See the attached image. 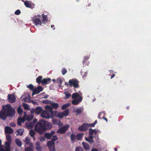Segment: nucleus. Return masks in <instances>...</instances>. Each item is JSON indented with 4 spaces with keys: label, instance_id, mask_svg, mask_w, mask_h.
<instances>
[{
    "label": "nucleus",
    "instance_id": "9",
    "mask_svg": "<svg viewBox=\"0 0 151 151\" xmlns=\"http://www.w3.org/2000/svg\"><path fill=\"white\" fill-rule=\"evenodd\" d=\"M43 90V89L42 86H38L37 87L35 88L33 90L32 95L33 96L35 94L39 93L40 92L42 91Z\"/></svg>",
    "mask_w": 151,
    "mask_h": 151
},
{
    "label": "nucleus",
    "instance_id": "30",
    "mask_svg": "<svg viewBox=\"0 0 151 151\" xmlns=\"http://www.w3.org/2000/svg\"><path fill=\"white\" fill-rule=\"evenodd\" d=\"M30 139L28 137H27L25 138L24 140V141L26 144H29V143L30 142Z\"/></svg>",
    "mask_w": 151,
    "mask_h": 151
},
{
    "label": "nucleus",
    "instance_id": "7",
    "mask_svg": "<svg viewBox=\"0 0 151 151\" xmlns=\"http://www.w3.org/2000/svg\"><path fill=\"white\" fill-rule=\"evenodd\" d=\"M11 142H6L4 144L5 149L3 148H2L0 149V151H11Z\"/></svg>",
    "mask_w": 151,
    "mask_h": 151
},
{
    "label": "nucleus",
    "instance_id": "52",
    "mask_svg": "<svg viewBox=\"0 0 151 151\" xmlns=\"http://www.w3.org/2000/svg\"><path fill=\"white\" fill-rule=\"evenodd\" d=\"M25 151H34L33 149L30 147H27L25 149Z\"/></svg>",
    "mask_w": 151,
    "mask_h": 151
},
{
    "label": "nucleus",
    "instance_id": "32",
    "mask_svg": "<svg viewBox=\"0 0 151 151\" xmlns=\"http://www.w3.org/2000/svg\"><path fill=\"white\" fill-rule=\"evenodd\" d=\"M70 138L71 141L73 142V141H75L76 139V136L74 134H72L71 135Z\"/></svg>",
    "mask_w": 151,
    "mask_h": 151
},
{
    "label": "nucleus",
    "instance_id": "54",
    "mask_svg": "<svg viewBox=\"0 0 151 151\" xmlns=\"http://www.w3.org/2000/svg\"><path fill=\"white\" fill-rule=\"evenodd\" d=\"M24 101L25 102H29V99L27 97H25L24 99Z\"/></svg>",
    "mask_w": 151,
    "mask_h": 151
},
{
    "label": "nucleus",
    "instance_id": "63",
    "mask_svg": "<svg viewBox=\"0 0 151 151\" xmlns=\"http://www.w3.org/2000/svg\"><path fill=\"white\" fill-rule=\"evenodd\" d=\"M91 151H99V150H98L96 148H93L92 150Z\"/></svg>",
    "mask_w": 151,
    "mask_h": 151
},
{
    "label": "nucleus",
    "instance_id": "27",
    "mask_svg": "<svg viewBox=\"0 0 151 151\" xmlns=\"http://www.w3.org/2000/svg\"><path fill=\"white\" fill-rule=\"evenodd\" d=\"M52 121L53 124L55 125H58L59 126L60 123H61V122L60 120L55 119H52Z\"/></svg>",
    "mask_w": 151,
    "mask_h": 151
},
{
    "label": "nucleus",
    "instance_id": "14",
    "mask_svg": "<svg viewBox=\"0 0 151 151\" xmlns=\"http://www.w3.org/2000/svg\"><path fill=\"white\" fill-rule=\"evenodd\" d=\"M8 99L9 102L11 103H14L16 101V98L13 95L9 94L8 96Z\"/></svg>",
    "mask_w": 151,
    "mask_h": 151
},
{
    "label": "nucleus",
    "instance_id": "33",
    "mask_svg": "<svg viewBox=\"0 0 151 151\" xmlns=\"http://www.w3.org/2000/svg\"><path fill=\"white\" fill-rule=\"evenodd\" d=\"M58 139V138L56 135H54L52 136V140L49 141H51L55 143V141Z\"/></svg>",
    "mask_w": 151,
    "mask_h": 151
},
{
    "label": "nucleus",
    "instance_id": "61",
    "mask_svg": "<svg viewBox=\"0 0 151 151\" xmlns=\"http://www.w3.org/2000/svg\"><path fill=\"white\" fill-rule=\"evenodd\" d=\"M37 119H33V121H32V122H33V123H34V124H35L37 122Z\"/></svg>",
    "mask_w": 151,
    "mask_h": 151
},
{
    "label": "nucleus",
    "instance_id": "8",
    "mask_svg": "<svg viewBox=\"0 0 151 151\" xmlns=\"http://www.w3.org/2000/svg\"><path fill=\"white\" fill-rule=\"evenodd\" d=\"M89 127L88 124L87 123H84L81 126H79L78 129L81 131L84 132L87 130Z\"/></svg>",
    "mask_w": 151,
    "mask_h": 151
},
{
    "label": "nucleus",
    "instance_id": "18",
    "mask_svg": "<svg viewBox=\"0 0 151 151\" xmlns=\"http://www.w3.org/2000/svg\"><path fill=\"white\" fill-rule=\"evenodd\" d=\"M42 22L43 24H45L48 21L47 16L44 14H42Z\"/></svg>",
    "mask_w": 151,
    "mask_h": 151
},
{
    "label": "nucleus",
    "instance_id": "4",
    "mask_svg": "<svg viewBox=\"0 0 151 151\" xmlns=\"http://www.w3.org/2000/svg\"><path fill=\"white\" fill-rule=\"evenodd\" d=\"M32 20L34 24L36 26L41 25L42 24V22L41 19L39 17H38L37 16L33 17Z\"/></svg>",
    "mask_w": 151,
    "mask_h": 151
},
{
    "label": "nucleus",
    "instance_id": "20",
    "mask_svg": "<svg viewBox=\"0 0 151 151\" xmlns=\"http://www.w3.org/2000/svg\"><path fill=\"white\" fill-rule=\"evenodd\" d=\"M82 145L84 149L85 150H89L90 148V146L86 142H82Z\"/></svg>",
    "mask_w": 151,
    "mask_h": 151
},
{
    "label": "nucleus",
    "instance_id": "5",
    "mask_svg": "<svg viewBox=\"0 0 151 151\" xmlns=\"http://www.w3.org/2000/svg\"><path fill=\"white\" fill-rule=\"evenodd\" d=\"M69 85L70 87L73 86L75 88H77L79 86L78 81L75 79H70L69 81Z\"/></svg>",
    "mask_w": 151,
    "mask_h": 151
},
{
    "label": "nucleus",
    "instance_id": "53",
    "mask_svg": "<svg viewBox=\"0 0 151 151\" xmlns=\"http://www.w3.org/2000/svg\"><path fill=\"white\" fill-rule=\"evenodd\" d=\"M21 11L20 10L17 9L15 12V14L16 15H19L21 13Z\"/></svg>",
    "mask_w": 151,
    "mask_h": 151
},
{
    "label": "nucleus",
    "instance_id": "28",
    "mask_svg": "<svg viewBox=\"0 0 151 151\" xmlns=\"http://www.w3.org/2000/svg\"><path fill=\"white\" fill-rule=\"evenodd\" d=\"M34 124V123L32 122L29 123H27L26 125L28 128L31 129L33 127Z\"/></svg>",
    "mask_w": 151,
    "mask_h": 151
},
{
    "label": "nucleus",
    "instance_id": "23",
    "mask_svg": "<svg viewBox=\"0 0 151 151\" xmlns=\"http://www.w3.org/2000/svg\"><path fill=\"white\" fill-rule=\"evenodd\" d=\"M81 97L79 93H73L71 96V98L73 99H76Z\"/></svg>",
    "mask_w": 151,
    "mask_h": 151
},
{
    "label": "nucleus",
    "instance_id": "64",
    "mask_svg": "<svg viewBox=\"0 0 151 151\" xmlns=\"http://www.w3.org/2000/svg\"><path fill=\"white\" fill-rule=\"evenodd\" d=\"M102 113L99 112L98 114V117L99 119H100V116L101 115Z\"/></svg>",
    "mask_w": 151,
    "mask_h": 151
},
{
    "label": "nucleus",
    "instance_id": "31",
    "mask_svg": "<svg viewBox=\"0 0 151 151\" xmlns=\"http://www.w3.org/2000/svg\"><path fill=\"white\" fill-rule=\"evenodd\" d=\"M70 105V103H67L63 105L62 106L61 109L62 110H64L68 107Z\"/></svg>",
    "mask_w": 151,
    "mask_h": 151
},
{
    "label": "nucleus",
    "instance_id": "35",
    "mask_svg": "<svg viewBox=\"0 0 151 151\" xmlns=\"http://www.w3.org/2000/svg\"><path fill=\"white\" fill-rule=\"evenodd\" d=\"M52 101L48 99H46L45 100H44L42 101V103L43 104H50V103H51Z\"/></svg>",
    "mask_w": 151,
    "mask_h": 151
},
{
    "label": "nucleus",
    "instance_id": "60",
    "mask_svg": "<svg viewBox=\"0 0 151 151\" xmlns=\"http://www.w3.org/2000/svg\"><path fill=\"white\" fill-rule=\"evenodd\" d=\"M26 120V119L25 118H21V120L22 122V123L24 122Z\"/></svg>",
    "mask_w": 151,
    "mask_h": 151
},
{
    "label": "nucleus",
    "instance_id": "19",
    "mask_svg": "<svg viewBox=\"0 0 151 151\" xmlns=\"http://www.w3.org/2000/svg\"><path fill=\"white\" fill-rule=\"evenodd\" d=\"M50 105L52 107V109H57L59 107V105L58 104L53 102L52 101L51 103H50Z\"/></svg>",
    "mask_w": 151,
    "mask_h": 151
},
{
    "label": "nucleus",
    "instance_id": "10",
    "mask_svg": "<svg viewBox=\"0 0 151 151\" xmlns=\"http://www.w3.org/2000/svg\"><path fill=\"white\" fill-rule=\"evenodd\" d=\"M55 143L51 141H48L47 145L50 151H55Z\"/></svg>",
    "mask_w": 151,
    "mask_h": 151
},
{
    "label": "nucleus",
    "instance_id": "42",
    "mask_svg": "<svg viewBox=\"0 0 151 151\" xmlns=\"http://www.w3.org/2000/svg\"><path fill=\"white\" fill-rule=\"evenodd\" d=\"M33 118V116L32 115H28L27 116L26 120L30 121L32 120Z\"/></svg>",
    "mask_w": 151,
    "mask_h": 151
},
{
    "label": "nucleus",
    "instance_id": "11",
    "mask_svg": "<svg viewBox=\"0 0 151 151\" xmlns=\"http://www.w3.org/2000/svg\"><path fill=\"white\" fill-rule=\"evenodd\" d=\"M8 116L4 109L0 111V119L4 120H5Z\"/></svg>",
    "mask_w": 151,
    "mask_h": 151
},
{
    "label": "nucleus",
    "instance_id": "2",
    "mask_svg": "<svg viewBox=\"0 0 151 151\" xmlns=\"http://www.w3.org/2000/svg\"><path fill=\"white\" fill-rule=\"evenodd\" d=\"M3 109H4L8 116L11 117L14 116L15 114V109L12 108L10 104L3 106Z\"/></svg>",
    "mask_w": 151,
    "mask_h": 151
},
{
    "label": "nucleus",
    "instance_id": "21",
    "mask_svg": "<svg viewBox=\"0 0 151 151\" xmlns=\"http://www.w3.org/2000/svg\"><path fill=\"white\" fill-rule=\"evenodd\" d=\"M89 130V135H93V134H94L95 135H96L97 134V131L96 129H93L91 128H90Z\"/></svg>",
    "mask_w": 151,
    "mask_h": 151
},
{
    "label": "nucleus",
    "instance_id": "47",
    "mask_svg": "<svg viewBox=\"0 0 151 151\" xmlns=\"http://www.w3.org/2000/svg\"><path fill=\"white\" fill-rule=\"evenodd\" d=\"M27 87L30 90L32 91H33L34 86H33L31 84H29L28 86H27Z\"/></svg>",
    "mask_w": 151,
    "mask_h": 151
},
{
    "label": "nucleus",
    "instance_id": "39",
    "mask_svg": "<svg viewBox=\"0 0 151 151\" xmlns=\"http://www.w3.org/2000/svg\"><path fill=\"white\" fill-rule=\"evenodd\" d=\"M76 137L78 140H80L82 137V134H78L76 135Z\"/></svg>",
    "mask_w": 151,
    "mask_h": 151
},
{
    "label": "nucleus",
    "instance_id": "25",
    "mask_svg": "<svg viewBox=\"0 0 151 151\" xmlns=\"http://www.w3.org/2000/svg\"><path fill=\"white\" fill-rule=\"evenodd\" d=\"M42 76H39L36 79L37 83L40 84L42 82Z\"/></svg>",
    "mask_w": 151,
    "mask_h": 151
},
{
    "label": "nucleus",
    "instance_id": "1",
    "mask_svg": "<svg viewBox=\"0 0 151 151\" xmlns=\"http://www.w3.org/2000/svg\"><path fill=\"white\" fill-rule=\"evenodd\" d=\"M52 124L43 120L39 121L35 126V130L41 134H44L45 131L52 127Z\"/></svg>",
    "mask_w": 151,
    "mask_h": 151
},
{
    "label": "nucleus",
    "instance_id": "46",
    "mask_svg": "<svg viewBox=\"0 0 151 151\" xmlns=\"http://www.w3.org/2000/svg\"><path fill=\"white\" fill-rule=\"evenodd\" d=\"M67 70L64 68H63L61 72L63 75H65L67 73Z\"/></svg>",
    "mask_w": 151,
    "mask_h": 151
},
{
    "label": "nucleus",
    "instance_id": "58",
    "mask_svg": "<svg viewBox=\"0 0 151 151\" xmlns=\"http://www.w3.org/2000/svg\"><path fill=\"white\" fill-rule=\"evenodd\" d=\"M88 125L89 126V127H94L95 124H94L93 123L92 124H88Z\"/></svg>",
    "mask_w": 151,
    "mask_h": 151
},
{
    "label": "nucleus",
    "instance_id": "57",
    "mask_svg": "<svg viewBox=\"0 0 151 151\" xmlns=\"http://www.w3.org/2000/svg\"><path fill=\"white\" fill-rule=\"evenodd\" d=\"M31 102L34 105H38V103L33 100H31Z\"/></svg>",
    "mask_w": 151,
    "mask_h": 151
},
{
    "label": "nucleus",
    "instance_id": "50",
    "mask_svg": "<svg viewBox=\"0 0 151 151\" xmlns=\"http://www.w3.org/2000/svg\"><path fill=\"white\" fill-rule=\"evenodd\" d=\"M57 83L60 84V85H61L62 83V81L60 78H58L57 79Z\"/></svg>",
    "mask_w": 151,
    "mask_h": 151
},
{
    "label": "nucleus",
    "instance_id": "62",
    "mask_svg": "<svg viewBox=\"0 0 151 151\" xmlns=\"http://www.w3.org/2000/svg\"><path fill=\"white\" fill-rule=\"evenodd\" d=\"M93 135H89V138L90 139L93 140V137L92 136Z\"/></svg>",
    "mask_w": 151,
    "mask_h": 151
},
{
    "label": "nucleus",
    "instance_id": "26",
    "mask_svg": "<svg viewBox=\"0 0 151 151\" xmlns=\"http://www.w3.org/2000/svg\"><path fill=\"white\" fill-rule=\"evenodd\" d=\"M41 149L42 147L40 146V143L39 142H37L36 146V150L38 151H41Z\"/></svg>",
    "mask_w": 151,
    "mask_h": 151
},
{
    "label": "nucleus",
    "instance_id": "41",
    "mask_svg": "<svg viewBox=\"0 0 151 151\" xmlns=\"http://www.w3.org/2000/svg\"><path fill=\"white\" fill-rule=\"evenodd\" d=\"M64 114H63V112H60L58 113V116L59 118H63L64 116Z\"/></svg>",
    "mask_w": 151,
    "mask_h": 151
},
{
    "label": "nucleus",
    "instance_id": "34",
    "mask_svg": "<svg viewBox=\"0 0 151 151\" xmlns=\"http://www.w3.org/2000/svg\"><path fill=\"white\" fill-rule=\"evenodd\" d=\"M45 108L46 109V110H48V111H52V106H50L49 105L46 106L45 107Z\"/></svg>",
    "mask_w": 151,
    "mask_h": 151
},
{
    "label": "nucleus",
    "instance_id": "55",
    "mask_svg": "<svg viewBox=\"0 0 151 151\" xmlns=\"http://www.w3.org/2000/svg\"><path fill=\"white\" fill-rule=\"evenodd\" d=\"M45 137H40V141L41 142L44 141L45 140Z\"/></svg>",
    "mask_w": 151,
    "mask_h": 151
},
{
    "label": "nucleus",
    "instance_id": "56",
    "mask_svg": "<svg viewBox=\"0 0 151 151\" xmlns=\"http://www.w3.org/2000/svg\"><path fill=\"white\" fill-rule=\"evenodd\" d=\"M90 144H92L94 143V141L93 140L90 139L89 140L88 142Z\"/></svg>",
    "mask_w": 151,
    "mask_h": 151
},
{
    "label": "nucleus",
    "instance_id": "22",
    "mask_svg": "<svg viewBox=\"0 0 151 151\" xmlns=\"http://www.w3.org/2000/svg\"><path fill=\"white\" fill-rule=\"evenodd\" d=\"M15 142L17 145L19 147H21L22 145V141L18 138H16L15 139Z\"/></svg>",
    "mask_w": 151,
    "mask_h": 151
},
{
    "label": "nucleus",
    "instance_id": "51",
    "mask_svg": "<svg viewBox=\"0 0 151 151\" xmlns=\"http://www.w3.org/2000/svg\"><path fill=\"white\" fill-rule=\"evenodd\" d=\"M23 106L24 109H27L28 110H29V107H28L29 106L27 104H25V103H23Z\"/></svg>",
    "mask_w": 151,
    "mask_h": 151
},
{
    "label": "nucleus",
    "instance_id": "6",
    "mask_svg": "<svg viewBox=\"0 0 151 151\" xmlns=\"http://www.w3.org/2000/svg\"><path fill=\"white\" fill-rule=\"evenodd\" d=\"M69 125L68 124H66L62 127L58 129L57 133L60 134H63L65 133L69 127Z\"/></svg>",
    "mask_w": 151,
    "mask_h": 151
},
{
    "label": "nucleus",
    "instance_id": "48",
    "mask_svg": "<svg viewBox=\"0 0 151 151\" xmlns=\"http://www.w3.org/2000/svg\"><path fill=\"white\" fill-rule=\"evenodd\" d=\"M22 121L21 120V118L19 117L18 118L17 121V124L18 125L21 126Z\"/></svg>",
    "mask_w": 151,
    "mask_h": 151
},
{
    "label": "nucleus",
    "instance_id": "37",
    "mask_svg": "<svg viewBox=\"0 0 151 151\" xmlns=\"http://www.w3.org/2000/svg\"><path fill=\"white\" fill-rule=\"evenodd\" d=\"M63 114L65 116H67L68 115L69 113V110L68 109H66L63 112Z\"/></svg>",
    "mask_w": 151,
    "mask_h": 151
},
{
    "label": "nucleus",
    "instance_id": "36",
    "mask_svg": "<svg viewBox=\"0 0 151 151\" xmlns=\"http://www.w3.org/2000/svg\"><path fill=\"white\" fill-rule=\"evenodd\" d=\"M24 4L25 6L28 8H30L31 6V4L29 3L28 1H24Z\"/></svg>",
    "mask_w": 151,
    "mask_h": 151
},
{
    "label": "nucleus",
    "instance_id": "40",
    "mask_svg": "<svg viewBox=\"0 0 151 151\" xmlns=\"http://www.w3.org/2000/svg\"><path fill=\"white\" fill-rule=\"evenodd\" d=\"M17 111L19 114L21 115L23 112V109L20 107H18Z\"/></svg>",
    "mask_w": 151,
    "mask_h": 151
},
{
    "label": "nucleus",
    "instance_id": "45",
    "mask_svg": "<svg viewBox=\"0 0 151 151\" xmlns=\"http://www.w3.org/2000/svg\"><path fill=\"white\" fill-rule=\"evenodd\" d=\"M89 56H85L84 57V60L83 61V63L84 64L85 62H86V61L89 59Z\"/></svg>",
    "mask_w": 151,
    "mask_h": 151
},
{
    "label": "nucleus",
    "instance_id": "43",
    "mask_svg": "<svg viewBox=\"0 0 151 151\" xmlns=\"http://www.w3.org/2000/svg\"><path fill=\"white\" fill-rule=\"evenodd\" d=\"M75 151H84V150L82 147H77L76 148Z\"/></svg>",
    "mask_w": 151,
    "mask_h": 151
},
{
    "label": "nucleus",
    "instance_id": "59",
    "mask_svg": "<svg viewBox=\"0 0 151 151\" xmlns=\"http://www.w3.org/2000/svg\"><path fill=\"white\" fill-rule=\"evenodd\" d=\"M10 126L12 127H14L16 126V124L14 123H12L10 124Z\"/></svg>",
    "mask_w": 151,
    "mask_h": 151
},
{
    "label": "nucleus",
    "instance_id": "3",
    "mask_svg": "<svg viewBox=\"0 0 151 151\" xmlns=\"http://www.w3.org/2000/svg\"><path fill=\"white\" fill-rule=\"evenodd\" d=\"M53 111L48 110L43 111L41 114V116L43 118H49L52 116Z\"/></svg>",
    "mask_w": 151,
    "mask_h": 151
},
{
    "label": "nucleus",
    "instance_id": "49",
    "mask_svg": "<svg viewBox=\"0 0 151 151\" xmlns=\"http://www.w3.org/2000/svg\"><path fill=\"white\" fill-rule=\"evenodd\" d=\"M76 112L77 114H80L82 112V111L81 109H77L76 110Z\"/></svg>",
    "mask_w": 151,
    "mask_h": 151
},
{
    "label": "nucleus",
    "instance_id": "12",
    "mask_svg": "<svg viewBox=\"0 0 151 151\" xmlns=\"http://www.w3.org/2000/svg\"><path fill=\"white\" fill-rule=\"evenodd\" d=\"M83 98L82 97H79L77 99H74L72 101V104L73 105H76L78 104L82 100Z\"/></svg>",
    "mask_w": 151,
    "mask_h": 151
},
{
    "label": "nucleus",
    "instance_id": "24",
    "mask_svg": "<svg viewBox=\"0 0 151 151\" xmlns=\"http://www.w3.org/2000/svg\"><path fill=\"white\" fill-rule=\"evenodd\" d=\"M24 130L23 129H20L17 130L16 133L17 132V134H16L17 136L20 135L22 136L23 134V132Z\"/></svg>",
    "mask_w": 151,
    "mask_h": 151
},
{
    "label": "nucleus",
    "instance_id": "38",
    "mask_svg": "<svg viewBox=\"0 0 151 151\" xmlns=\"http://www.w3.org/2000/svg\"><path fill=\"white\" fill-rule=\"evenodd\" d=\"M35 131L33 129H31L29 132L30 135L32 137H33L35 136Z\"/></svg>",
    "mask_w": 151,
    "mask_h": 151
},
{
    "label": "nucleus",
    "instance_id": "15",
    "mask_svg": "<svg viewBox=\"0 0 151 151\" xmlns=\"http://www.w3.org/2000/svg\"><path fill=\"white\" fill-rule=\"evenodd\" d=\"M13 132V129L9 126H6L5 128V132L6 134H12Z\"/></svg>",
    "mask_w": 151,
    "mask_h": 151
},
{
    "label": "nucleus",
    "instance_id": "17",
    "mask_svg": "<svg viewBox=\"0 0 151 151\" xmlns=\"http://www.w3.org/2000/svg\"><path fill=\"white\" fill-rule=\"evenodd\" d=\"M43 109L40 106H38L35 109V113L37 114H38L42 112Z\"/></svg>",
    "mask_w": 151,
    "mask_h": 151
},
{
    "label": "nucleus",
    "instance_id": "13",
    "mask_svg": "<svg viewBox=\"0 0 151 151\" xmlns=\"http://www.w3.org/2000/svg\"><path fill=\"white\" fill-rule=\"evenodd\" d=\"M55 133V132L54 131H52L50 133H46L44 134V136L47 139H50Z\"/></svg>",
    "mask_w": 151,
    "mask_h": 151
},
{
    "label": "nucleus",
    "instance_id": "16",
    "mask_svg": "<svg viewBox=\"0 0 151 151\" xmlns=\"http://www.w3.org/2000/svg\"><path fill=\"white\" fill-rule=\"evenodd\" d=\"M51 79L50 78H44L42 80V84H47L50 83Z\"/></svg>",
    "mask_w": 151,
    "mask_h": 151
},
{
    "label": "nucleus",
    "instance_id": "29",
    "mask_svg": "<svg viewBox=\"0 0 151 151\" xmlns=\"http://www.w3.org/2000/svg\"><path fill=\"white\" fill-rule=\"evenodd\" d=\"M6 139L7 142H12V137L10 134H8L6 136Z\"/></svg>",
    "mask_w": 151,
    "mask_h": 151
},
{
    "label": "nucleus",
    "instance_id": "44",
    "mask_svg": "<svg viewBox=\"0 0 151 151\" xmlns=\"http://www.w3.org/2000/svg\"><path fill=\"white\" fill-rule=\"evenodd\" d=\"M65 94L66 96V97H65V99L69 98L71 96V94L70 93H68L67 92H65Z\"/></svg>",
    "mask_w": 151,
    "mask_h": 151
}]
</instances>
